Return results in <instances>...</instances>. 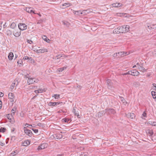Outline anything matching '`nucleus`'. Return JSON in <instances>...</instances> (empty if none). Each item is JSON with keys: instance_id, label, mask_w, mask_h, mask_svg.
I'll use <instances>...</instances> for the list:
<instances>
[{"instance_id": "nucleus-15", "label": "nucleus", "mask_w": 156, "mask_h": 156, "mask_svg": "<svg viewBox=\"0 0 156 156\" xmlns=\"http://www.w3.org/2000/svg\"><path fill=\"white\" fill-rule=\"evenodd\" d=\"M62 121L63 122H65L67 123H69L71 122V120L70 119L65 118L63 119Z\"/></svg>"}, {"instance_id": "nucleus-30", "label": "nucleus", "mask_w": 156, "mask_h": 156, "mask_svg": "<svg viewBox=\"0 0 156 156\" xmlns=\"http://www.w3.org/2000/svg\"><path fill=\"white\" fill-rule=\"evenodd\" d=\"M52 97H54L55 99H58L60 98V95L55 94L52 96Z\"/></svg>"}, {"instance_id": "nucleus-48", "label": "nucleus", "mask_w": 156, "mask_h": 156, "mask_svg": "<svg viewBox=\"0 0 156 156\" xmlns=\"http://www.w3.org/2000/svg\"><path fill=\"white\" fill-rule=\"evenodd\" d=\"M32 130L34 131V132L35 133H37L38 132V129H32Z\"/></svg>"}, {"instance_id": "nucleus-31", "label": "nucleus", "mask_w": 156, "mask_h": 156, "mask_svg": "<svg viewBox=\"0 0 156 156\" xmlns=\"http://www.w3.org/2000/svg\"><path fill=\"white\" fill-rule=\"evenodd\" d=\"M66 67H64L62 68L58 69V70L59 72H62L65 69H66Z\"/></svg>"}, {"instance_id": "nucleus-42", "label": "nucleus", "mask_w": 156, "mask_h": 156, "mask_svg": "<svg viewBox=\"0 0 156 156\" xmlns=\"http://www.w3.org/2000/svg\"><path fill=\"white\" fill-rule=\"evenodd\" d=\"M22 61L21 60H19L17 61V63L19 64L22 65Z\"/></svg>"}, {"instance_id": "nucleus-21", "label": "nucleus", "mask_w": 156, "mask_h": 156, "mask_svg": "<svg viewBox=\"0 0 156 156\" xmlns=\"http://www.w3.org/2000/svg\"><path fill=\"white\" fill-rule=\"evenodd\" d=\"M137 67L142 72H144L146 71V70L145 68L141 66H138Z\"/></svg>"}, {"instance_id": "nucleus-13", "label": "nucleus", "mask_w": 156, "mask_h": 156, "mask_svg": "<svg viewBox=\"0 0 156 156\" xmlns=\"http://www.w3.org/2000/svg\"><path fill=\"white\" fill-rule=\"evenodd\" d=\"M54 137L55 139H60L62 138V135L61 133H57L55 134Z\"/></svg>"}, {"instance_id": "nucleus-33", "label": "nucleus", "mask_w": 156, "mask_h": 156, "mask_svg": "<svg viewBox=\"0 0 156 156\" xmlns=\"http://www.w3.org/2000/svg\"><path fill=\"white\" fill-rule=\"evenodd\" d=\"M120 99L121 101H122L123 103L124 104H125L127 103L125 101L123 98L122 97H120Z\"/></svg>"}, {"instance_id": "nucleus-44", "label": "nucleus", "mask_w": 156, "mask_h": 156, "mask_svg": "<svg viewBox=\"0 0 156 156\" xmlns=\"http://www.w3.org/2000/svg\"><path fill=\"white\" fill-rule=\"evenodd\" d=\"M25 126L24 127H26V128L27 127H29L30 126H32V125H29L28 124L26 123V124H25Z\"/></svg>"}, {"instance_id": "nucleus-52", "label": "nucleus", "mask_w": 156, "mask_h": 156, "mask_svg": "<svg viewBox=\"0 0 156 156\" xmlns=\"http://www.w3.org/2000/svg\"><path fill=\"white\" fill-rule=\"evenodd\" d=\"M4 95L3 94L2 92H0V97H2Z\"/></svg>"}, {"instance_id": "nucleus-46", "label": "nucleus", "mask_w": 156, "mask_h": 156, "mask_svg": "<svg viewBox=\"0 0 156 156\" xmlns=\"http://www.w3.org/2000/svg\"><path fill=\"white\" fill-rule=\"evenodd\" d=\"M130 73V71H129L128 72H127L126 73L123 74V75H128V74L130 75V73Z\"/></svg>"}, {"instance_id": "nucleus-45", "label": "nucleus", "mask_w": 156, "mask_h": 156, "mask_svg": "<svg viewBox=\"0 0 156 156\" xmlns=\"http://www.w3.org/2000/svg\"><path fill=\"white\" fill-rule=\"evenodd\" d=\"M27 42L29 44H31L33 43V41L31 40H28L27 41Z\"/></svg>"}, {"instance_id": "nucleus-9", "label": "nucleus", "mask_w": 156, "mask_h": 156, "mask_svg": "<svg viewBox=\"0 0 156 156\" xmlns=\"http://www.w3.org/2000/svg\"><path fill=\"white\" fill-rule=\"evenodd\" d=\"M130 73H130V75L134 76H137L140 74L136 70H133L131 71H130Z\"/></svg>"}, {"instance_id": "nucleus-29", "label": "nucleus", "mask_w": 156, "mask_h": 156, "mask_svg": "<svg viewBox=\"0 0 156 156\" xmlns=\"http://www.w3.org/2000/svg\"><path fill=\"white\" fill-rule=\"evenodd\" d=\"M16 24L14 23H12L11 24L10 27H11V28L14 29L15 28V27H16Z\"/></svg>"}, {"instance_id": "nucleus-28", "label": "nucleus", "mask_w": 156, "mask_h": 156, "mask_svg": "<svg viewBox=\"0 0 156 156\" xmlns=\"http://www.w3.org/2000/svg\"><path fill=\"white\" fill-rule=\"evenodd\" d=\"M82 12H80V14L82 15H85L87 14V12H86V10H81Z\"/></svg>"}, {"instance_id": "nucleus-17", "label": "nucleus", "mask_w": 156, "mask_h": 156, "mask_svg": "<svg viewBox=\"0 0 156 156\" xmlns=\"http://www.w3.org/2000/svg\"><path fill=\"white\" fill-rule=\"evenodd\" d=\"M112 5L113 7L118 8L122 6V4L120 3H116L112 4Z\"/></svg>"}, {"instance_id": "nucleus-6", "label": "nucleus", "mask_w": 156, "mask_h": 156, "mask_svg": "<svg viewBox=\"0 0 156 156\" xmlns=\"http://www.w3.org/2000/svg\"><path fill=\"white\" fill-rule=\"evenodd\" d=\"M24 129L25 133L29 136H31L32 135V133L30 130L27 128L26 127H24Z\"/></svg>"}, {"instance_id": "nucleus-23", "label": "nucleus", "mask_w": 156, "mask_h": 156, "mask_svg": "<svg viewBox=\"0 0 156 156\" xmlns=\"http://www.w3.org/2000/svg\"><path fill=\"white\" fill-rule=\"evenodd\" d=\"M42 38L44 41H46L47 43H49V42L50 40L46 36L43 35L42 37Z\"/></svg>"}, {"instance_id": "nucleus-36", "label": "nucleus", "mask_w": 156, "mask_h": 156, "mask_svg": "<svg viewBox=\"0 0 156 156\" xmlns=\"http://www.w3.org/2000/svg\"><path fill=\"white\" fill-rule=\"evenodd\" d=\"M143 117H147V113H146L145 112H144L143 114L142 115L141 118L143 119Z\"/></svg>"}, {"instance_id": "nucleus-49", "label": "nucleus", "mask_w": 156, "mask_h": 156, "mask_svg": "<svg viewBox=\"0 0 156 156\" xmlns=\"http://www.w3.org/2000/svg\"><path fill=\"white\" fill-rule=\"evenodd\" d=\"M62 23H63L64 25H68V23L67 22H66L63 21Z\"/></svg>"}, {"instance_id": "nucleus-24", "label": "nucleus", "mask_w": 156, "mask_h": 156, "mask_svg": "<svg viewBox=\"0 0 156 156\" xmlns=\"http://www.w3.org/2000/svg\"><path fill=\"white\" fill-rule=\"evenodd\" d=\"M82 12L81 10H80L78 11H73V13L76 15H81L80 14V12Z\"/></svg>"}, {"instance_id": "nucleus-57", "label": "nucleus", "mask_w": 156, "mask_h": 156, "mask_svg": "<svg viewBox=\"0 0 156 156\" xmlns=\"http://www.w3.org/2000/svg\"><path fill=\"white\" fill-rule=\"evenodd\" d=\"M2 101L1 100H0V108H1L2 107Z\"/></svg>"}, {"instance_id": "nucleus-22", "label": "nucleus", "mask_w": 156, "mask_h": 156, "mask_svg": "<svg viewBox=\"0 0 156 156\" xmlns=\"http://www.w3.org/2000/svg\"><path fill=\"white\" fill-rule=\"evenodd\" d=\"M13 53L10 52L9 53L8 55V58L9 60H11L13 59Z\"/></svg>"}, {"instance_id": "nucleus-20", "label": "nucleus", "mask_w": 156, "mask_h": 156, "mask_svg": "<svg viewBox=\"0 0 156 156\" xmlns=\"http://www.w3.org/2000/svg\"><path fill=\"white\" fill-rule=\"evenodd\" d=\"M30 143V141L29 140H25L23 143V145L25 146H27L29 145Z\"/></svg>"}, {"instance_id": "nucleus-1", "label": "nucleus", "mask_w": 156, "mask_h": 156, "mask_svg": "<svg viewBox=\"0 0 156 156\" xmlns=\"http://www.w3.org/2000/svg\"><path fill=\"white\" fill-rule=\"evenodd\" d=\"M129 27L128 25L120 27L115 28L113 31V32L116 34L126 33L129 31Z\"/></svg>"}, {"instance_id": "nucleus-16", "label": "nucleus", "mask_w": 156, "mask_h": 156, "mask_svg": "<svg viewBox=\"0 0 156 156\" xmlns=\"http://www.w3.org/2000/svg\"><path fill=\"white\" fill-rule=\"evenodd\" d=\"M107 84L108 85V87L109 89H110L112 87L111 86L112 84L111 81L109 79L107 80Z\"/></svg>"}, {"instance_id": "nucleus-26", "label": "nucleus", "mask_w": 156, "mask_h": 156, "mask_svg": "<svg viewBox=\"0 0 156 156\" xmlns=\"http://www.w3.org/2000/svg\"><path fill=\"white\" fill-rule=\"evenodd\" d=\"M48 105L50 106H55L57 105V103L55 102H50L48 103Z\"/></svg>"}, {"instance_id": "nucleus-56", "label": "nucleus", "mask_w": 156, "mask_h": 156, "mask_svg": "<svg viewBox=\"0 0 156 156\" xmlns=\"http://www.w3.org/2000/svg\"><path fill=\"white\" fill-rule=\"evenodd\" d=\"M39 91L38 90H35L34 91V92L35 93H36V94H37V93H39Z\"/></svg>"}, {"instance_id": "nucleus-39", "label": "nucleus", "mask_w": 156, "mask_h": 156, "mask_svg": "<svg viewBox=\"0 0 156 156\" xmlns=\"http://www.w3.org/2000/svg\"><path fill=\"white\" fill-rule=\"evenodd\" d=\"M38 90L39 91V93H42V92H43L44 91V90L43 89H42L41 88H39Z\"/></svg>"}, {"instance_id": "nucleus-35", "label": "nucleus", "mask_w": 156, "mask_h": 156, "mask_svg": "<svg viewBox=\"0 0 156 156\" xmlns=\"http://www.w3.org/2000/svg\"><path fill=\"white\" fill-rule=\"evenodd\" d=\"M149 124L153 126H156V122H149Z\"/></svg>"}, {"instance_id": "nucleus-18", "label": "nucleus", "mask_w": 156, "mask_h": 156, "mask_svg": "<svg viewBox=\"0 0 156 156\" xmlns=\"http://www.w3.org/2000/svg\"><path fill=\"white\" fill-rule=\"evenodd\" d=\"M106 112L109 114H114L115 113V111L113 109H108L106 110Z\"/></svg>"}, {"instance_id": "nucleus-43", "label": "nucleus", "mask_w": 156, "mask_h": 156, "mask_svg": "<svg viewBox=\"0 0 156 156\" xmlns=\"http://www.w3.org/2000/svg\"><path fill=\"white\" fill-rule=\"evenodd\" d=\"M86 10V12H87V14L92 12V10L90 9H87Z\"/></svg>"}, {"instance_id": "nucleus-11", "label": "nucleus", "mask_w": 156, "mask_h": 156, "mask_svg": "<svg viewBox=\"0 0 156 156\" xmlns=\"http://www.w3.org/2000/svg\"><path fill=\"white\" fill-rule=\"evenodd\" d=\"M126 116L129 118L133 119L135 118L136 116L133 113H128L126 115Z\"/></svg>"}, {"instance_id": "nucleus-40", "label": "nucleus", "mask_w": 156, "mask_h": 156, "mask_svg": "<svg viewBox=\"0 0 156 156\" xmlns=\"http://www.w3.org/2000/svg\"><path fill=\"white\" fill-rule=\"evenodd\" d=\"M80 156H87V153L82 152Z\"/></svg>"}, {"instance_id": "nucleus-47", "label": "nucleus", "mask_w": 156, "mask_h": 156, "mask_svg": "<svg viewBox=\"0 0 156 156\" xmlns=\"http://www.w3.org/2000/svg\"><path fill=\"white\" fill-rule=\"evenodd\" d=\"M23 58L25 60L28 59H29V57L28 56H25Z\"/></svg>"}, {"instance_id": "nucleus-38", "label": "nucleus", "mask_w": 156, "mask_h": 156, "mask_svg": "<svg viewBox=\"0 0 156 156\" xmlns=\"http://www.w3.org/2000/svg\"><path fill=\"white\" fill-rule=\"evenodd\" d=\"M17 153V151H14L13 152L11 153L10 156H14L16 155V154Z\"/></svg>"}, {"instance_id": "nucleus-14", "label": "nucleus", "mask_w": 156, "mask_h": 156, "mask_svg": "<svg viewBox=\"0 0 156 156\" xmlns=\"http://www.w3.org/2000/svg\"><path fill=\"white\" fill-rule=\"evenodd\" d=\"M25 9L26 11L27 12H28L29 13H30L31 14L35 13L32 9V8L31 7L26 8V9Z\"/></svg>"}, {"instance_id": "nucleus-64", "label": "nucleus", "mask_w": 156, "mask_h": 156, "mask_svg": "<svg viewBox=\"0 0 156 156\" xmlns=\"http://www.w3.org/2000/svg\"><path fill=\"white\" fill-rule=\"evenodd\" d=\"M56 103H57V105H58L60 104V102H55Z\"/></svg>"}, {"instance_id": "nucleus-58", "label": "nucleus", "mask_w": 156, "mask_h": 156, "mask_svg": "<svg viewBox=\"0 0 156 156\" xmlns=\"http://www.w3.org/2000/svg\"><path fill=\"white\" fill-rule=\"evenodd\" d=\"M7 32H9V34H12V32H11V31L9 30H8L7 31Z\"/></svg>"}, {"instance_id": "nucleus-61", "label": "nucleus", "mask_w": 156, "mask_h": 156, "mask_svg": "<svg viewBox=\"0 0 156 156\" xmlns=\"http://www.w3.org/2000/svg\"><path fill=\"white\" fill-rule=\"evenodd\" d=\"M42 21H39L37 23V24H40L41 23V22Z\"/></svg>"}, {"instance_id": "nucleus-62", "label": "nucleus", "mask_w": 156, "mask_h": 156, "mask_svg": "<svg viewBox=\"0 0 156 156\" xmlns=\"http://www.w3.org/2000/svg\"><path fill=\"white\" fill-rule=\"evenodd\" d=\"M136 65H137V66H140V64H139V63H138V62L137 63H136Z\"/></svg>"}, {"instance_id": "nucleus-25", "label": "nucleus", "mask_w": 156, "mask_h": 156, "mask_svg": "<svg viewBox=\"0 0 156 156\" xmlns=\"http://www.w3.org/2000/svg\"><path fill=\"white\" fill-rule=\"evenodd\" d=\"M125 15H126V14H124L123 13H117V16L120 17H126V16H125Z\"/></svg>"}, {"instance_id": "nucleus-60", "label": "nucleus", "mask_w": 156, "mask_h": 156, "mask_svg": "<svg viewBox=\"0 0 156 156\" xmlns=\"http://www.w3.org/2000/svg\"><path fill=\"white\" fill-rule=\"evenodd\" d=\"M153 86L154 87H155V88H156V84L155 83H153Z\"/></svg>"}, {"instance_id": "nucleus-51", "label": "nucleus", "mask_w": 156, "mask_h": 156, "mask_svg": "<svg viewBox=\"0 0 156 156\" xmlns=\"http://www.w3.org/2000/svg\"><path fill=\"white\" fill-rule=\"evenodd\" d=\"M148 133L150 134V135H152L153 133V132L152 130H150Z\"/></svg>"}, {"instance_id": "nucleus-50", "label": "nucleus", "mask_w": 156, "mask_h": 156, "mask_svg": "<svg viewBox=\"0 0 156 156\" xmlns=\"http://www.w3.org/2000/svg\"><path fill=\"white\" fill-rule=\"evenodd\" d=\"M15 130V129L14 128H12L11 129V131L12 132H14Z\"/></svg>"}, {"instance_id": "nucleus-41", "label": "nucleus", "mask_w": 156, "mask_h": 156, "mask_svg": "<svg viewBox=\"0 0 156 156\" xmlns=\"http://www.w3.org/2000/svg\"><path fill=\"white\" fill-rule=\"evenodd\" d=\"M6 116L7 118H8L9 119L11 120V119L12 116L11 115H10L9 114H8Z\"/></svg>"}, {"instance_id": "nucleus-27", "label": "nucleus", "mask_w": 156, "mask_h": 156, "mask_svg": "<svg viewBox=\"0 0 156 156\" xmlns=\"http://www.w3.org/2000/svg\"><path fill=\"white\" fill-rule=\"evenodd\" d=\"M151 93L153 98H156V92L152 91H151Z\"/></svg>"}, {"instance_id": "nucleus-10", "label": "nucleus", "mask_w": 156, "mask_h": 156, "mask_svg": "<svg viewBox=\"0 0 156 156\" xmlns=\"http://www.w3.org/2000/svg\"><path fill=\"white\" fill-rule=\"evenodd\" d=\"M18 83L17 80H14L11 85L10 87V89L12 90L15 87V85L17 86L18 85Z\"/></svg>"}, {"instance_id": "nucleus-37", "label": "nucleus", "mask_w": 156, "mask_h": 156, "mask_svg": "<svg viewBox=\"0 0 156 156\" xmlns=\"http://www.w3.org/2000/svg\"><path fill=\"white\" fill-rule=\"evenodd\" d=\"M73 112L76 115H78V113L76 112V109L75 107H74L73 108Z\"/></svg>"}, {"instance_id": "nucleus-63", "label": "nucleus", "mask_w": 156, "mask_h": 156, "mask_svg": "<svg viewBox=\"0 0 156 156\" xmlns=\"http://www.w3.org/2000/svg\"><path fill=\"white\" fill-rule=\"evenodd\" d=\"M37 88V87L35 86L33 88L34 89H36Z\"/></svg>"}, {"instance_id": "nucleus-34", "label": "nucleus", "mask_w": 156, "mask_h": 156, "mask_svg": "<svg viewBox=\"0 0 156 156\" xmlns=\"http://www.w3.org/2000/svg\"><path fill=\"white\" fill-rule=\"evenodd\" d=\"M6 130V128L4 127H1L0 128V132L4 133L5 132Z\"/></svg>"}, {"instance_id": "nucleus-8", "label": "nucleus", "mask_w": 156, "mask_h": 156, "mask_svg": "<svg viewBox=\"0 0 156 156\" xmlns=\"http://www.w3.org/2000/svg\"><path fill=\"white\" fill-rule=\"evenodd\" d=\"M9 98L11 102H13L14 101V94L12 93H10L8 94Z\"/></svg>"}, {"instance_id": "nucleus-53", "label": "nucleus", "mask_w": 156, "mask_h": 156, "mask_svg": "<svg viewBox=\"0 0 156 156\" xmlns=\"http://www.w3.org/2000/svg\"><path fill=\"white\" fill-rule=\"evenodd\" d=\"M0 145L2 146H3L4 145V144L3 143L2 141H0Z\"/></svg>"}, {"instance_id": "nucleus-4", "label": "nucleus", "mask_w": 156, "mask_h": 156, "mask_svg": "<svg viewBox=\"0 0 156 156\" xmlns=\"http://www.w3.org/2000/svg\"><path fill=\"white\" fill-rule=\"evenodd\" d=\"M19 29L21 30H26L27 28V26L25 24L23 23H19L18 25Z\"/></svg>"}, {"instance_id": "nucleus-59", "label": "nucleus", "mask_w": 156, "mask_h": 156, "mask_svg": "<svg viewBox=\"0 0 156 156\" xmlns=\"http://www.w3.org/2000/svg\"><path fill=\"white\" fill-rule=\"evenodd\" d=\"M58 56H60V57H61L62 56H60V55H58V56H57L56 57H55V58L58 59Z\"/></svg>"}, {"instance_id": "nucleus-54", "label": "nucleus", "mask_w": 156, "mask_h": 156, "mask_svg": "<svg viewBox=\"0 0 156 156\" xmlns=\"http://www.w3.org/2000/svg\"><path fill=\"white\" fill-rule=\"evenodd\" d=\"M37 125L39 126H42V124L41 123H38L37 124Z\"/></svg>"}, {"instance_id": "nucleus-5", "label": "nucleus", "mask_w": 156, "mask_h": 156, "mask_svg": "<svg viewBox=\"0 0 156 156\" xmlns=\"http://www.w3.org/2000/svg\"><path fill=\"white\" fill-rule=\"evenodd\" d=\"M34 51L37 53H41L47 52H48V50L46 48H43L38 50L35 49L34 50Z\"/></svg>"}, {"instance_id": "nucleus-12", "label": "nucleus", "mask_w": 156, "mask_h": 156, "mask_svg": "<svg viewBox=\"0 0 156 156\" xmlns=\"http://www.w3.org/2000/svg\"><path fill=\"white\" fill-rule=\"evenodd\" d=\"M13 34L15 37H18L20 35L21 32L18 30H14L13 32Z\"/></svg>"}, {"instance_id": "nucleus-55", "label": "nucleus", "mask_w": 156, "mask_h": 156, "mask_svg": "<svg viewBox=\"0 0 156 156\" xmlns=\"http://www.w3.org/2000/svg\"><path fill=\"white\" fill-rule=\"evenodd\" d=\"M6 23H5V24H4L3 25V28H5L6 27H7V25H6Z\"/></svg>"}, {"instance_id": "nucleus-2", "label": "nucleus", "mask_w": 156, "mask_h": 156, "mask_svg": "<svg viewBox=\"0 0 156 156\" xmlns=\"http://www.w3.org/2000/svg\"><path fill=\"white\" fill-rule=\"evenodd\" d=\"M26 78H28L27 83L28 85L33 84L34 83H37L38 81V79L36 78H31L29 76L28 74L25 76Z\"/></svg>"}, {"instance_id": "nucleus-19", "label": "nucleus", "mask_w": 156, "mask_h": 156, "mask_svg": "<svg viewBox=\"0 0 156 156\" xmlns=\"http://www.w3.org/2000/svg\"><path fill=\"white\" fill-rule=\"evenodd\" d=\"M72 5V4L69 3H65L62 5V6H64L63 8H65L69 7Z\"/></svg>"}, {"instance_id": "nucleus-32", "label": "nucleus", "mask_w": 156, "mask_h": 156, "mask_svg": "<svg viewBox=\"0 0 156 156\" xmlns=\"http://www.w3.org/2000/svg\"><path fill=\"white\" fill-rule=\"evenodd\" d=\"M16 110V108L15 107H13L11 111L12 114H14L15 113Z\"/></svg>"}, {"instance_id": "nucleus-7", "label": "nucleus", "mask_w": 156, "mask_h": 156, "mask_svg": "<svg viewBox=\"0 0 156 156\" xmlns=\"http://www.w3.org/2000/svg\"><path fill=\"white\" fill-rule=\"evenodd\" d=\"M48 146V144L46 143H44L41 144L38 147L37 149L38 150H40L43 149L47 147Z\"/></svg>"}, {"instance_id": "nucleus-3", "label": "nucleus", "mask_w": 156, "mask_h": 156, "mask_svg": "<svg viewBox=\"0 0 156 156\" xmlns=\"http://www.w3.org/2000/svg\"><path fill=\"white\" fill-rule=\"evenodd\" d=\"M129 53L125 52H116L113 55V56L115 57L119 58L120 57H123L124 56L128 55Z\"/></svg>"}]
</instances>
